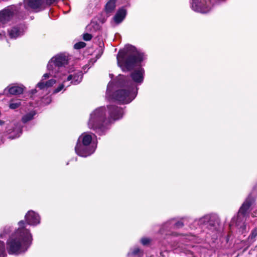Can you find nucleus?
I'll return each instance as SVG.
<instances>
[{"mask_svg": "<svg viewBox=\"0 0 257 257\" xmlns=\"http://www.w3.org/2000/svg\"><path fill=\"white\" fill-rule=\"evenodd\" d=\"M27 223L21 220L19 227L7 241V250L9 254H18L25 252L32 244L33 236L27 225L36 226L40 223V217L35 212L29 211L25 215Z\"/></svg>", "mask_w": 257, "mask_h": 257, "instance_id": "obj_1", "label": "nucleus"}, {"mask_svg": "<svg viewBox=\"0 0 257 257\" xmlns=\"http://www.w3.org/2000/svg\"><path fill=\"white\" fill-rule=\"evenodd\" d=\"M123 114V109L115 105H108L107 108L99 107L90 114L88 122V127L102 135L107 128L106 125L112 121L121 118Z\"/></svg>", "mask_w": 257, "mask_h": 257, "instance_id": "obj_2", "label": "nucleus"}, {"mask_svg": "<svg viewBox=\"0 0 257 257\" xmlns=\"http://www.w3.org/2000/svg\"><path fill=\"white\" fill-rule=\"evenodd\" d=\"M118 66L123 71H128L137 66L145 59L144 53L137 50L133 46L126 45L120 49L117 55Z\"/></svg>", "mask_w": 257, "mask_h": 257, "instance_id": "obj_3", "label": "nucleus"}, {"mask_svg": "<svg viewBox=\"0 0 257 257\" xmlns=\"http://www.w3.org/2000/svg\"><path fill=\"white\" fill-rule=\"evenodd\" d=\"M117 84L120 88L115 92L111 99L123 104L131 102L137 94L136 85L121 75L118 76Z\"/></svg>", "mask_w": 257, "mask_h": 257, "instance_id": "obj_4", "label": "nucleus"}, {"mask_svg": "<svg viewBox=\"0 0 257 257\" xmlns=\"http://www.w3.org/2000/svg\"><path fill=\"white\" fill-rule=\"evenodd\" d=\"M93 134L83 133L78 138L75 148L76 153L82 157H86L92 154L96 148V143L93 141Z\"/></svg>", "mask_w": 257, "mask_h": 257, "instance_id": "obj_5", "label": "nucleus"}, {"mask_svg": "<svg viewBox=\"0 0 257 257\" xmlns=\"http://www.w3.org/2000/svg\"><path fill=\"white\" fill-rule=\"evenodd\" d=\"M68 61V57L64 54H60L53 57L49 62L47 65V70H50L60 74H66L69 73L66 70L64 67Z\"/></svg>", "mask_w": 257, "mask_h": 257, "instance_id": "obj_6", "label": "nucleus"}, {"mask_svg": "<svg viewBox=\"0 0 257 257\" xmlns=\"http://www.w3.org/2000/svg\"><path fill=\"white\" fill-rule=\"evenodd\" d=\"M44 3L42 0H24L23 4H20L18 7L20 16L23 17L31 9H41L44 7Z\"/></svg>", "mask_w": 257, "mask_h": 257, "instance_id": "obj_7", "label": "nucleus"}, {"mask_svg": "<svg viewBox=\"0 0 257 257\" xmlns=\"http://www.w3.org/2000/svg\"><path fill=\"white\" fill-rule=\"evenodd\" d=\"M48 72L44 74L42 76V80L37 84V87L41 90H47L52 87L55 83L56 80L53 79H50L48 81L45 80L48 79L50 77H54L55 78L60 77L59 72L52 71L50 70H47Z\"/></svg>", "mask_w": 257, "mask_h": 257, "instance_id": "obj_8", "label": "nucleus"}, {"mask_svg": "<svg viewBox=\"0 0 257 257\" xmlns=\"http://www.w3.org/2000/svg\"><path fill=\"white\" fill-rule=\"evenodd\" d=\"M20 15L18 6H12L0 12V22L5 24L9 21L14 15Z\"/></svg>", "mask_w": 257, "mask_h": 257, "instance_id": "obj_9", "label": "nucleus"}, {"mask_svg": "<svg viewBox=\"0 0 257 257\" xmlns=\"http://www.w3.org/2000/svg\"><path fill=\"white\" fill-rule=\"evenodd\" d=\"M253 202L254 199L250 196H248L245 202L243 203L238 213L237 221L236 222V225L237 226H239V222L242 218V220H243L247 213V210Z\"/></svg>", "mask_w": 257, "mask_h": 257, "instance_id": "obj_10", "label": "nucleus"}, {"mask_svg": "<svg viewBox=\"0 0 257 257\" xmlns=\"http://www.w3.org/2000/svg\"><path fill=\"white\" fill-rule=\"evenodd\" d=\"M205 0H192L191 8L195 12L200 13H207L211 10L209 6H205Z\"/></svg>", "mask_w": 257, "mask_h": 257, "instance_id": "obj_11", "label": "nucleus"}, {"mask_svg": "<svg viewBox=\"0 0 257 257\" xmlns=\"http://www.w3.org/2000/svg\"><path fill=\"white\" fill-rule=\"evenodd\" d=\"M183 224L181 221H176L174 219H172L166 222L161 229V233H164L169 229L174 228H178L182 227Z\"/></svg>", "mask_w": 257, "mask_h": 257, "instance_id": "obj_12", "label": "nucleus"}, {"mask_svg": "<svg viewBox=\"0 0 257 257\" xmlns=\"http://www.w3.org/2000/svg\"><path fill=\"white\" fill-rule=\"evenodd\" d=\"M145 71L143 68L139 67L135 70L131 75V78L136 83L141 84L144 80Z\"/></svg>", "mask_w": 257, "mask_h": 257, "instance_id": "obj_13", "label": "nucleus"}, {"mask_svg": "<svg viewBox=\"0 0 257 257\" xmlns=\"http://www.w3.org/2000/svg\"><path fill=\"white\" fill-rule=\"evenodd\" d=\"M25 31V26L20 25L18 26L13 27L9 30V35L11 38L16 39L23 35Z\"/></svg>", "mask_w": 257, "mask_h": 257, "instance_id": "obj_14", "label": "nucleus"}, {"mask_svg": "<svg viewBox=\"0 0 257 257\" xmlns=\"http://www.w3.org/2000/svg\"><path fill=\"white\" fill-rule=\"evenodd\" d=\"M67 81H71L67 86H70L71 84L76 85L79 84L82 80V73L81 72H77L73 74H70L66 77Z\"/></svg>", "mask_w": 257, "mask_h": 257, "instance_id": "obj_15", "label": "nucleus"}, {"mask_svg": "<svg viewBox=\"0 0 257 257\" xmlns=\"http://www.w3.org/2000/svg\"><path fill=\"white\" fill-rule=\"evenodd\" d=\"M216 219L217 217L214 214H207L199 219L196 220L195 221L200 225L206 224L207 223L212 225Z\"/></svg>", "mask_w": 257, "mask_h": 257, "instance_id": "obj_16", "label": "nucleus"}, {"mask_svg": "<svg viewBox=\"0 0 257 257\" xmlns=\"http://www.w3.org/2000/svg\"><path fill=\"white\" fill-rule=\"evenodd\" d=\"M126 11L123 9H119L113 17L114 21L117 24L120 23L126 16Z\"/></svg>", "mask_w": 257, "mask_h": 257, "instance_id": "obj_17", "label": "nucleus"}, {"mask_svg": "<svg viewBox=\"0 0 257 257\" xmlns=\"http://www.w3.org/2000/svg\"><path fill=\"white\" fill-rule=\"evenodd\" d=\"M8 91L10 94H13V95H17L21 94L23 91V88L21 86H12L10 87H8L6 88L4 92L6 93L7 91Z\"/></svg>", "mask_w": 257, "mask_h": 257, "instance_id": "obj_18", "label": "nucleus"}, {"mask_svg": "<svg viewBox=\"0 0 257 257\" xmlns=\"http://www.w3.org/2000/svg\"><path fill=\"white\" fill-rule=\"evenodd\" d=\"M143 254V252L138 247H135L131 249L128 253V257H141Z\"/></svg>", "mask_w": 257, "mask_h": 257, "instance_id": "obj_19", "label": "nucleus"}, {"mask_svg": "<svg viewBox=\"0 0 257 257\" xmlns=\"http://www.w3.org/2000/svg\"><path fill=\"white\" fill-rule=\"evenodd\" d=\"M60 77H57V78L62 80L63 81V83L61 84V85H60L56 89H55L54 90V93H58L59 92L61 91L65 86L66 87H67V85H65V83L67 81L66 78H65V75H66V74H60Z\"/></svg>", "mask_w": 257, "mask_h": 257, "instance_id": "obj_20", "label": "nucleus"}, {"mask_svg": "<svg viewBox=\"0 0 257 257\" xmlns=\"http://www.w3.org/2000/svg\"><path fill=\"white\" fill-rule=\"evenodd\" d=\"M115 2L114 0H110L106 5L105 10L107 13H111L115 8Z\"/></svg>", "mask_w": 257, "mask_h": 257, "instance_id": "obj_21", "label": "nucleus"}, {"mask_svg": "<svg viewBox=\"0 0 257 257\" xmlns=\"http://www.w3.org/2000/svg\"><path fill=\"white\" fill-rule=\"evenodd\" d=\"M36 114L34 111H31L30 112L25 115L22 118V121L24 123H26L33 118L34 116Z\"/></svg>", "mask_w": 257, "mask_h": 257, "instance_id": "obj_22", "label": "nucleus"}, {"mask_svg": "<svg viewBox=\"0 0 257 257\" xmlns=\"http://www.w3.org/2000/svg\"><path fill=\"white\" fill-rule=\"evenodd\" d=\"M6 247L5 243L0 240V257H5L6 254Z\"/></svg>", "mask_w": 257, "mask_h": 257, "instance_id": "obj_23", "label": "nucleus"}, {"mask_svg": "<svg viewBox=\"0 0 257 257\" xmlns=\"http://www.w3.org/2000/svg\"><path fill=\"white\" fill-rule=\"evenodd\" d=\"M257 236V229H254L253 230H252L251 234L249 235L248 237V240L250 242H253L255 237Z\"/></svg>", "mask_w": 257, "mask_h": 257, "instance_id": "obj_24", "label": "nucleus"}, {"mask_svg": "<svg viewBox=\"0 0 257 257\" xmlns=\"http://www.w3.org/2000/svg\"><path fill=\"white\" fill-rule=\"evenodd\" d=\"M113 87V83L112 82H109L107 85V90H106V97H109L110 98L111 93L112 91Z\"/></svg>", "mask_w": 257, "mask_h": 257, "instance_id": "obj_25", "label": "nucleus"}, {"mask_svg": "<svg viewBox=\"0 0 257 257\" xmlns=\"http://www.w3.org/2000/svg\"><path fill=\"white\" fill-rule=\"evenodd\" d=\"M86 46V44L83 42H79L76 43L74 47L76 49H79L84 48Z\"/></svg>", "mask_w": 257, "mask_h": 257, "instance_id": "obj_26", "label": "nucleus"}, {"mask_svg": "<svg viewBox=\"0 0 257 257\" xmlns=\"http://www.w3.org/2000/svg\"><path fill=\"white\" fill-rule=\"evenodd\" d=\"M20 105V102L11 103L10 104V108L11 109H15L18 108Z\"/></svg>", "mask_w": 257, "mask_h": 257, "instance_id": "obj_27", "label": "nucleus"}, {"mask_svg": "<svg viewBox=\"0 0 257 257\" xmlns=\"http://www.w3.org/2000/svg\"><path fill=\"white\" fill-rule=\"evenodd\" d=\"M83 38L85 41H89L91 39L92 36H91V35H90L88 33H86L83 35Z\"/></svg>", "mask_w": 257, "mask_h": 257, "instance_id": "obj_28", "label": "nucleus"}, {"mask_svg": "<svg viewBox=\"0 0 257 257\" xmlns=\"http://www.w3.org/2000/svg\"><path fill=\"white\" fill-rule=\"evenodd\" d=\"M51 101V99L49 97H47L46 98H43L42 99V102L45 104H49Z\"/></svg>", "mask_w": 257, "mask_h": 257, "instance_id": "obj_29", "label": "nucleus"}, {"mask_svg": "<svg viewBox=\"0 0 257 257\" xmlns=\"http://www.w3.org/2000/svg\"><path fill=\"white\" fill-rule=\"evenodd\" d=\"M11 227L9 226H6L4 229V231L3 233L1 234V236L4 235L5 234H7L10 231Z\"/></svg>", "mask_w": 257, "mask_h": 257, "instance_id": "obj_30", "label": "nucleus"}, {"mask_svg": "<svg viewBox=\"0 0 257 257\" xmlns=\"http://www.w3.org/2000/svg\"><path fill=\"white\" fill-rule=\"evenodd\" d=\"M141 241L143 245H146L149 243L150 240L147 238H143Z\"/></svg>", "mask_w": 257, "mask_h": 257, "instance_id": "obj_31", "label": "nucleus"}, {"mask_svg": "<svg viewBox=\"0 0 257 257\" xmlns=\"http://www.w3.org/2000/svg\"><path fill=\"white\" fill-rule=\"evenodd\" d=\"M58 0H45V3L47 5H51V4L56 3Z\"/></svg>", "mask_w": 257, "mask_h": 257, "instance_id": "obj_32", "label": "nucleus"}, {"mask_svg": "<svg viewBox=\"0 0 257 257\" xmlns=\"http://www.w3.org/2000/svg\"><path fill=\"white\" fill-rule=\"evenodd\" d=\"M5 33L4 32L3 33H0V39H2V37L4 36L5 37Z\"/></svg>", "mask_w": 257, "mask_h": 257, "instance_id": "obj_33", "label": "nucleus"}, {"mask_svg": "<svg viewBox=\"0 0 257 257\" xmlns=\"http://www.w3.org/2000/svg\"><path fill=\"white\" fill-rule=\"evenodd\" d=\"M20 134H18V135H17L16 137H12V136H10V138L13 139H15V138H18L19 137H20Z\"/></svg>", "mask_w": 257, "mask_h": 257, "instance_id": "obj_34", "label": "nucleus"}, {"mask_svg": "<svg viewBox=\"0 0 257 257\" xmlns=\"http://www.w3.org/2000/svg\"><path fill=\"white\" fill-rule=\"evenodd\" d=\"M209 3L210 4H211L212 5H214L215 4L211 0L210 1Z\"/></svg>", "mask_w": 257, "mask_h": 257, "instance_id": "obj_35", "label": "nucleus"}, {"mask_svg": "<svg viewBox=\"0 0 257 257\" xmlns=\"http://www.w3.org/2000/svg\"><path fill=\"white\" fill-rule=\"evenodd\" d=\"M3 123H4V121L0 120V125H2L3 124Z\"/></svg>", "mask_w": 257, "mask_h": 257, "instance_id": "obj_36", "label": "nucleus"}, {"mask_svg": "<svg viewBox=\"0 0 257 257\" xmlns=\"http://www.w3.org/2000/svg\"><path fill=\"white\" fill-rule=\"evenodd\" d=\"M220 3V0H217L216 1V4H219Z\"/></svg>", "mask_w": 257, "mask_h": 257, "instance_id": "obj_37", "label": "nucleus"}, {"mask_svg": "<svg viewBox=\"0 0 257 257\" xmlns=\"http://www.w3.org/2000/svg\"><path fill=\"white\" fill-rule=\"evenodd\" d=\"M2 25H3V24H2V23H1V22H0V27H1Z\"/></svg>", "mask_w": 257, "mask_h": 257, "instance_id": "obj_38", "label": "nucleus"}]
</instances>
